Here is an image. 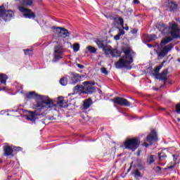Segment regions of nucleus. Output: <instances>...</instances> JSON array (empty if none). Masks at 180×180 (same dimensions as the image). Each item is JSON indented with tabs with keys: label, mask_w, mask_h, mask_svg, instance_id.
<instances>
[{
	"label": "nucleus",
	"mask_w": 180,
	"mask_h": 180,
	"mask_svg": "<svg viewBox=\"0 0 180 180\" xmlns=\"http://www.w3.org/2000/svg\"><path fill=\"white\" fill-rule=\"evenodd\" d=\"M26 99H37L35 105V111L30 112L27 116V120L32 123H35L36 120L39 119L37 116L44 115L47 110H56V104L53 103V100L50 99L47 96L39 95L36 91H31L25 95Z\"/></svg>",
	"instance_id": "1"
},
{
	"label": "nucleus",
	"mask_w": 180,
	"mask_h": 180,
	"mask_svg": "<svg viewBox=\"0 0 180 180\" xmlns=\"http://www.w3.org/2000/svg\"><path fill=\"white\" fill-rule=\"evenodd\" d=\"M156 29L161 32L162 34H169L173 39L179 37V27L176 22H169V27L162 22H158L155 25Z\"/></svg>",
	"instance_id": "2"
},
{
	"label": "nucleus",
	"mask_w": 180,
	"mask_h": 180,
	"mask_svg": "<svg viewBox=\"0 0 180 180\" xmlns=\"http://www.w3.org/2000/svg\"><path fill=\"white\" fill-rule=\"evenodd\" d=\"M124 56L115 63L116 68H127V70H131L130 65L133 63V57L136 56V53L131 49H127L124 51Z\"/></svg>",
	"instance_id": "3"
},
{
	"label": "nucleus",
	"mask_w": 180,
	"mask_h": 180,
	"mask_svg": "<svg viewBox=\"0 0 180 180\" xmlns=\"http://www.w3.org/2000/svg\"><path fill=\"white\" fill-rule=\"evenodd\" d=\"M20 4L21 6H18V11L22 12L24 18L27 19H34L36 15L34 13L32 12V10L26 8L24 6H32L33 4V0H16Z\"/></svg>",
	"instance_id": "4"
},
{
	"label": "nucleus",
	"mask_w": 180,
	"mask_h": 180,
	"mask_svg": "<svg viewBox=\"0 0 180 180\" xmlns=\"http://www.w3.org/2000/svg\"><path fill=\"white\" fill-rule=\"evenodd\" d=\"M64 53H65V49L63 44H58L54 46L53 51V59L52 60L53 63H57L60 61L64 57Z\"/></svg>",
	"instance_id": "5"
},
{
	"label": "nucleus",
	"mask_w": 180,
	"mask_h": 180,
	"mask_svg": "<svg viewBox=\"0 0 180 180\" xmlns=\"http://www.w3.org/2000/svg\"><path fill=\"white\" fill-rule=\"evenodd\" d=\"M125 148L131 151H136L140 146V140L137 138L127 139L124 143Z\"/></svg>",
	"instance_id": "6"
},
{
	"label": "nucleus",
	"mask_w": 180,
	"mask_h": 180,
	"mask_svg": "<svg viewBox=\"0 0 180 180\" xmlns=\"http://www.w3.org/2000/svg\"><path fill=\"white\" fill-rule=\"evenodd\" d=\"M15 16V13L12 11L5 10V7L0 6V19H3L5 22L11 20Z\"/></svg>",
	"instance_id": "7"
},
{
	"label": "nucleus",
	"mask_w": 180,
	"mask_h": 180,
	"mask_svg": "<svg viewBox=\"0 0 180 180\" xmlns=\"http://www.w3.org/2000/svg\"><path fill=\"white\" fill-rule=\"evenodd\" d=\"M103 51L106 57H120V51H117L116 49H112V46H110L103 47Z\"/></svg>",
	"instance_id": "8"
},
{
	"label": "nucleus",
	"mask_w": 180,
	"mask_h": 180,
	"mask_svg": "<svg viewBox=\"0 0 180 180\" xmlns=\"http://www.w3.org/2000/svg\"><path fill=\"white\" fill-rule=\"evenodd\" d=\"M146 141L143 142V144L145 147H148V146H151V144H153L155 141H158V138L157 137V132H155V130H153L151 133L148 135Z\"/></svg>",
	"instance_id": "9"
},
{
	"label": "nucleus",
	"mask_w": 180,
	"mask_h": 180,
	"mask_svg": "<svg viewBox=\"0 0 180 180\" xmlns=\"http://www.w3.org/2000/svg\"><path fill=\"white\" fill-rule=\"evenodd\" d=\"M83 92L84 94H94L95 92V82H83Z\"/></svg>",
	"instance_id": "10"
},
{
	"label": "nucleus",
	"mask_w": 180,
	"mask_h": 180,
	"mask_svg": "<svg viewBox=\"0 0 180 180\" xmlns=\"http://www.w3.org/2000/svg\"><path fill=\"white\" fill-rule=\"evenodd\" d=\"M69 79V84L71 85H75V84H78L79 81H81V76L78 73L75 72H70L69 76H68Z\"/></svg>",
	"instance_id": "11"
},
{
	"label": "nucleus",
	"mask_w": 180,
	"mask_h": 180,
	"mask_svg": "<svg viewBox=\"0 0 180 180\" xmlns=\"http://www.w3.org/2000/svg\"><path fill=\"white\" fill-rule=\"evenodd\" d=\"M175 45L174 44H169L167 46H165L162 48L161 51H157L158 57H165L169 53L172 49H174V46Z\"/></svg>",
	"instance_id": "12"
},
{
	"label": "nucleus",
	"mask_w": 180,
	"mask_h": 180,
	"mask_svg": "<svg viewBox=\"0 0 180 180\" xmlns=\"http://www.w3.org/2000/svg\"><path fill=\"white\" fill-rule=\"evenodd\" d=\"M112 101L114 103H117V105H120L121 106H130V102L127 99L122 97H115Z\"/></svg>",
	"instance_id": "13"
},
{
	"label": "nucleus",
	"mask_w": 180,
	"mask_h": 180,
	"mask_svg": "<svg viewBox=\"0 0 180 180\" xmlns=\"http://www.w3.org/2000/svg\"><path fill=\"white\" fill-rule=\"evenodd\" d=\"M57 32L59 33V36L60 37H63V39H65V37H70V32L65 28H61V27H57L56 28Z\"/></svg>",
	"instance_id": "14"
},
{
	"label": "nucleus",
	"mask_w": 180,
	"mask_h": 180,
	"mask_svg": "<svg viewBox=\"0 0 180 180\" xmlns=\"http://www.w3.org/2000/svg\"><path fill=\"white\" fill-rule=\"evenodd\" d=\"M167 75H168V69H165L161 73L157 74L156 78L157 79H160V81H167L168 80V77H167Z\"/></svg>",
	"instance_id": "15"
},
{
	"label": "nucleus",
	"mask_w": 180,
	"mask_h": 180,
	"mask_svg": "<svg viewBox=\"0 0 180 180\" xmlns=\"http://www.w3.org/2000/svg\"><path fill=\"white\" fill-rule=\"evenodd\" d=\"M92 103H94L92 102V99L91 98L85 99L83 101V109H84V110H86V109H89V108L92 106Z\"/></svg>",
	"instance_id": "16"
},
{
	"label": "nucleus",
	"mask_w": 180,
	"mask_h": 180,
	"mask_svg": "<svg viewBox=\"0 0 180 180\" xmlns=\"http://www.w3.org/2000/svg\"><path fill=\"white\" fill-rule=\"evenodd\" d=\"M4 155H12L13 153V148L12 146H4Z\"/></svg>",
	"instance_id": "17"
},
{
	"label": "nucleus",
	"mask_w": 180,
	"mask_h": 180,
	"mask_svg": "<svg viewBox=\"0 0 180 180\" xmlns=\"http://www.w3.org/2000/svg\"><path fill=\"white\" fill-rule=\"evenodd\" d=\"M58 106H60V108H67L68 105L65 101H64V98L63 97H58V101H57Z\"/></svg>",
	"instance_id": "18"
},
{
	"label": "nucleus",
	"mask_w": 180,
	"mask_h": 180,
	"mask_svg": "<svg viewBox=\"0 0 180 180\" xmlns=\"http://www.w3.org/2000/svg\"><path fill=\"white\" fill-rule=\"evenodd\" d=\"M84 91V86L82 85H77L74 88V92L72 93V95H77V94H81Z\"/></svg>",
	"instance_id": "19"
},
{
	"label": "nucleus",
	"mask_w": 180,
	"mask_h": 180,
	"mask_svg": "<svg viewBox=\"0 0 180 180\" xmlns=\"http://www.w3.org/2000/svg\"><path fill=\"white\" fill-rule=\"evenodd\" d=\"M167 7L171 11H175V9L178 8V4H175L174 1H169L167 2Z\"/></svg>",
	"instance_id": "20"
},
{
	"label": "nucleus",
	"mask_w": 180,
	"mask_h": 180,
	"mask_svg": "<svg viewBox=\"0 0 180 180\" xmlns=\"http://www.w3.org/2000/svg\"><path fill=\"white\" fill-rule=\"evenodd\" d=\"M173 38H171L170 37L163 38L160 42V44L159 45L160 47H162L163 46H165V44H168L169 41H172Z\"/></svg>",
	"instance_id": "21"
},
{
	"label": "nucleus",
	"mask_w": 180,
	"mask_h": 180,
	"mask_svg": "<svg viewBox=\"0 0 180 180\" xmlns=\"http://www.w3.org/2000/svg\"><path fill=\"white\" fill-rule=\"evenodd\" d=\"M143 39H146L147 41H153V40H155L157 39V35L155 34H145L143 35Z\"/></svg>",
	"instance_id": "22"
},
{
	"label": "nucleus",
	"mask_w": 180,
	"mask_h": 180,
	"mask_svg": "<svg viewBox=\"0 0 180 180\" xmlns=\"http://www.w3.org/2000/svg\"><path fill=\"white\" fill-rule=\"evenodd\" d=\"M114 23L115 25H120V26L123 27V25H124V21L123 20V18L120 17H115L114 18Z\"/></svg>",
	"instance_id": "23"
},
{
	"label": "nucleus",
	"mask_w": 180,
	"mask_h": 180,
	"mask_svg": "<svg viewBox=\"0 0 180 180\" xmlns=\"http://www.w3.org/2000/svg\"><path fill=\"white\" fill-rule=\"evenodd\" d=\"M60 84L63 85V86H65L68 84V76H66L65 77L61 78L60 79Z\"/></svg>",
	"instance_id": "24"
},
{
	"label": "nucleus",
	"mask_w": 180,
	"mask_h": 180,
	"mask_svg": "<svg viewBox=\"0 0 180 180\" xmlns=\"http://www.w3.org/2000/svg\"><path fill=\"white\" fill-rule=\"evenodd\" d=\"M8 79V76L5 74L0 75V82L1 84H6V80Z\"/></svg>",
	"instance_id": "25"
},
{
	"label": "nucleus",
	"mask_w": 180,
	"mask_h": 180,
	"mask_svg": "<svg viewBox=\"0 0 180 180\" xmlns=\"http://www.w3.org/2000/svg\"><path fill=\"white\" fill-rule=\"evenodd\" d=\"M158 157L160 161H164L167 158V154H165V152L162 151L158 154Z\"/></svg>",
	"instance_id": "26"
},
{
	"label": "nucleus",
	"mask_w": 180,
	"mask_h": 180,
	"mask_svg": "<svg viewBox=\"0 0 180 180\" xmlns=\"http://www.w3.org/2000/svg\"><path fill=\"white\" fill-rule=\"evenodd\" d=\"M155 155H150L149 157H148L147 158V162H148V164H153V162H154V161H155Z\"/></svg>",
	"instance_id": "27"
},
{
	"label": "nucleus",
	"mask_w": 180,
	"mask_h": 180,
	"mask_svg": "<svg viewBox=\"0 0 180 180\" xmlns=\"http://www.w3.org/2000/svg\"><path fill=\"white\" fill-rule=\"evenodd\" d=\"M96 43L99 49H103V47H105V45L103 44V41L102 40L97 39L96 41Z\"/></svg>",
	"instance_id": "28"
},
{
	"label": "nucleus",
	"mask_w": 180,
	"mask_h": 180,
	"mask_svg": "<svg viewBox=\"0 0 180 180\" xmlns=\"http://www.w3.org/2000/svg\"><path fill=\"white\" fill-rule=\"evenodd\" d=\"M87 50H89V53H96L97 50L95 47L92 46H89L86 47Z\"/></svg>",
	"instance_id": "29"
},
{
	"label": "nucleus",
	"mask_w": 180,
	"mask_h": 180,
	"mask_svg": "<svg viewBox=\"0 0 180 180\" xmlns=\"http://www.w3.org/2000/svg\"><path fill=\"white\" fill-rule=\"evenodd\" d=\"M72 49H73V51H75V53L79 51V44H78V43L74 44L72 45Z\"/></svg>",
	"instance_id": "30"
},
{
	"label": "nucleus",
	"mask_w": 180,
	"mask_h": 180,
	"mask_svg": "<svg viewBox=\"0 0 180 180\" xmlns=\"http://www.w3.org/2000/svg\"><path fill=\"white\" fill-rule=\"evenodd\" d=\"M161 68H162V65H160L159 66H157V67L154 69V72H155V77H157V74H160V73H158V72H160V70H161Z\"/></svg>",
	"instance_id": "31"
},
{
	"label": "nucleus",
	"mask_w": 180,
	"mask_h": 180,
	"mask_svg": "<svg viewBox=\"0 0 180 180\" xmlns=\"http://www.w3.org/2000/svg\"><path fill=\"white\" fill-rule=\"evenodd\" d=\"M23 51H25V56H32L33 54L32 49H24Z\"/></svg>",
	"instance_id": "32"
},
{
	"label": "nucleus",
	"mask_w": 180,
	"mask_h": 180,
	"mask_svg": "<svg viewBox=\"0 0 180 180\" xmlns=\"http://www.w3.org/2000/svg\"><path fill=\"white\" fill-rule=\"evenodd\" d=\"M135 178H140L141 176V173H140V171L139 169H136L134 172Z\"/></svg>",
	"instance_id": "33"
},
{
	"label": "nucleus",
	"mask_w": 180,
	"mask_h": 180,
	"mask_svg": "<svg viewBox=\"0 0 180 180\" xmlns=\"http://www.w3.org/2000/svg\"><path fill=\"white\" fill-rule=\"evenodd\" d=\"M101 72H102V74H104L105 75H108V74H109V72H108V70L103 67L101 68Z\"/></svg>",
	"instance_id": "34"
},
{
	"label": "nucleus",
	"mask_w": 180,
	"mask_h": 180,
	"mask_svg": "<svg viewBox=\"0 0 180 180\" xmlns=\"http://www.w3.org/2000/svg\"><path fill=\"white\" fill-rule=\"evenodd\" d=\"M147 46L149 49H151V47H154V49H160V45L158 44L153 46L152 44H148Z\"/></svg>",
	"instance_id": "35"
},
{
	"label": "nucleus",
	"mask_w": 180,
	"mask_h": 180,
	"mask_svg": "<svg viewBox=\"0 0 180 180\" xmlns=\"http://www.w3.org/2000/svg\"><path fill=\"white\" fill-rule=\"evenodd\" d=\"M13 151H22V148H20L19 146H14L13 148Z\"/></svg>",
	"instance_id": "36"
},
{
	"label": "nucleus",
	"mask_w": 180,
	"mask_h": 180,
	"mask_svg": "<svg viewBox=\"0 0 180 180\" xmlns=\"http://www.w3.org/2000/svg\"><path fill=\"white\" fill-rule=\"evenodd\" d=\"M176 111L177 113H179V114L180 113V104H177L176 105Z\"/></svg>",
	"instance_id": "37"
},
{
	"label": "nucleus",
	"mask_w": 180,
	"mask_h": 180,
	"mask_svg": "<svg viewBox=\"0 0 180 180\" xmlns=\"http://www.w3.org/2000/svg\"><path fill=\"white\" fill-rule=\"evenodd\" d=\"M77 66L78 67V68H80V70L85 68V66H84V65H81L79 63H77Z\"/></svg>",
	"instance_id": "38"
},
{
	"label": "nucleus",
	"mask_w": 180,
	"mask_h": 180,
	"mask_svg": "<svg viewBox=\"0 0 180 180\" xmlns=\"http://www.w3.org/2000/svg\"><path fill=\"white\" fill-rule=\"evenodd\" d=\"M115 40H120V34H117L114 37Z\"/></svg>",
	"instance_id": "39"
},
{
	"label": "nucleus",
	"mask_w": 180,
	"mask_h": 180,
	"mask_svg": "<svg viewBox=\"0 0 180 180\" xmlns=\"http://www.w3.org/2000/svg\"><path fill=\"white\" fill-rule=\"evenodd\" d=\"M118 34H120V36H123V34H124V31L123 30H120Z\"/></svg>",
	"instance_id": "40"
},
{
	"label": "nucleus",
	"mask_w": 180,
	"mask_h": 180,
	"mask_svg": "<svg viewBox=\"0 0 180 180\" xmlns=\"http://www.w3.org/2000/svg\"><path fill=\"white\" fill-rule=\"evenodd\" d=\"M131 33H132V34H136V33H137V30L136 29H134L131 31Z\"/></svg>",
	"instance_id": "41"
},
{
	"label": "nucleus",
	"mask_w": 180,
	"mask_h": 180,
	"mask_svg": "<svg viewBox=\"0 0 180 180\" xmlns=\"http://www.w3.org/2000/svg\"><path fill=\"white\" fill-rule=\"evenodd\" d=\"M134 4H140V1L139 0H134Z\"/></svg>",
	"instance_id": "42"
},
{
	"label": "nucleus",
	"mask_w": 180,
	"mask_h": 180,
	"mask_svg": "<svg viewBox=\"0 0 180 180\" xmlns=\"http://www.w3.org/2000/svg\"><path fill=\"white\" fill-rule=\"evenodd\" d=\"M174 161H176L177 156L175 155H173Z\"/></svg>",
	"instance_id": "43"
},
{
	"label": "nucleus",
	"mask_w": 180,
	"mask_h": 180,
	"mask_svg": "<svg viewBox=\"0 0 180 180\" xmlns=\"http://www.w3.org/2000/svg\"><path fill=\"white\" fill-rule=\"evenodd\" d=\"M156 169H158V171H161V167H156Z\"/></svg>",
	"instance_id": "44"
},
{
	"label": "nucleus",
	"mask_w": 180,
	"mask_h": 180,
	"mask_svg": "<svg viewBox=\"0 0 180 180\" xmlns=\"http://www.w3.org/2000/svg\"><path fill=\"white\" fill-rule=\"evenodd\" d=\"M123 27V29H124L125 30H129V27H126L125 28H124V27Z\"/></svg>",
	"instance_id": "45"
},
{
	"label": "nucleus",
	"mask_w": 180,
	"mask_h": 180,
	"mask_svg": "<svg viewBox=\"0 0 180 180\" xmlns=\"http://www.w3.org/2000/svg\"><path fill=\"white\" fill-rule=\"evenodd\" d=\"M177 61H178L179 63H180V58H178V59H177Z\"/></svg>",
	"instance_id": "46"
},
{
	"label": "nucleus",
	"mask_w": 180,
	"mask_h": 180,
	"mask_svg": "<svg viewBox=\"0 0 180 180\" xmlns=\"http://www.w3.org/2000/svg\"><path fill=\"white\" fill-rule=\"evenodd\" d=\"M169 168H174V166H170L169 167Z\"/></svg>",
	"instance_id": "47"
},
{
	"label": "nucleus",
	"mask_w": 180,
	"mask_h": 180,
	"mask_svg": "<svg viewBox=\"0 0 180 180\" xmlns=\"http://www.w3.org/2000/svg\"><path fill=\"white\" fill-rule=\"evenodd\" d=\"M15 112H18V110H15Z\"/></svg>",
	"instance_id": "48"
}]
</instances>
